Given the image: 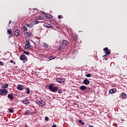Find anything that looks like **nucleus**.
Segmentation results:
<instances>
[{
	"mask_svg": "<svg viewBox=\"0 0 127 127\" xmlns=\"http://www.w3.org/2000/svg\"><path fill=\"white\" fill-rule=\"evenodd\" d=\"M44 47H46V48H47V47H48V44H46V43H44Z\"/></svg>",
	"mask_w": 127,
	"mask_h": 127,
	"instance_id": "36",
	"label": "nucleus"
},
{
	"mask_svg": "<svg viewBox=\"0 0 127 127\" xmlns=\"http://www.w3.org/2000/svg\"><path fill=\"white\" fill-rule=\"evenodd\" d=\"M82 122H83V121H82V120H79L78 121V123H79V124H81Z\"/></svg>",
	"mask_w": 127,
	"mask_h": 127,
	"instance_id": "43",
	"label": "nucleus"
},
{
	"mask_svg": "<svg viewBox=\"0 0 127 127\" xmlns=\"http://www.w3.org/2000/svg\"><path fill=\"white\" fill-rule=\"evenodd\" d=\"M39 11V10H36V11H33V12H36L35 14H37L38 13V12Z\"/></svg>",
	"mask_w": 127,
	"mask_h": 127,
	"instance_id": "35",
	"label": "nucleus"
},
{
	"mask_svg": "<svg viewBox=\"0 0 127 127\" xmlns=\"http://www.w3.org/2000/svg\"><path fill=\"white\" fill-rule=\"evenodd\" d=\"M45 17H46V18H47V19H52V15H51L50 14H46Z\"/></svg>",
	"mask_w": 127,
	"mask_h": 127,
	"instance_id": "15",
	"label": "nucleus"
},
{
	"mask_svg": "<svg viewBox=\"0 0 127 127\" xmlns=\"http://www.w3.org/2000/svg\"><path fill=\"white\" fill-rule=\"evenodd\" d=\"M29 113H30V110H27L25 112V113L24 115V116H27V115H28Z\"/></svg>",
	"mask_w": 127,
	"mask_h": 127,
	"instance_id": "27",
	"label": "nucleus"
},
{
	"mask_svg": "<svg viewBox=\"0 0 127 127\" xmlns=\"http://www.w3.org/2000/svg\"><path fill=\"white\" fill-rule=\"evenodd\" d=\"M48 88L51 91V92H53V93H55L58 91V88L57 86H55L54 84H49Z\"/></svg>",
	"mask_w": 127,
	"mask_h": 127,
	"instance_id": "2",
	"label": "nucleus"
},
{
	"mask_svg": "<svg viewBox=\"0 0 127 127\" xmlns=\"http://www.w3.org/2000/svg\"><path fill=\"white\" fill-rule=\"evenodd\" d=\"M71 36H72V41L76 42V40H77V36L75 34H72Z\"/></svg>",
	"mask_w": 127,
	"mask_h": 127,
	"instance_id": "18",
	"label": "nucleus"
},
{
	"mask_svg": "<svg viewBox=\"0 0 127 127\" xmlns=\"http://www.w3.org/2000/svg\"><path fill=\"white\" fill-rule=\"evenodd\" d=\"M23 63H25V62H23Z\"/></svg>",
	"mask_w": 127,
	"mask_h": 127,
	"instance_id": "51",
	"label": "nucleus"
},
{
	"mask_svg": "<svg viewBox=\"0 0 127 127\" xmlns=\"http://www.w3.org/2000/svg\"><path fill=\"white\" fill-rule=\"evenodd\" d=\"M8 84H5L2 87V88H4V89H6V88H8Z\"/></svg>",
	"mask_w": 127,
	"mask_h": 127,
	"instance_id": "28",
	"label": "nucleus"
},
{
	"mask_svg": "<svg viewBox=\"0 0 127 127\" xmlns=\"http://www.w3.org/2000/svg\"><path fill=\"white\" fill-rule=\"evenodd\" d=\"M30 44V42H29V40H26V44L25 45V46H28V45H29Z\"/></svg>",
	"mask_w": 127,
	"mask_h": 127,
	"instance_id": "26",
	"label": "nucleus"
},
{
	"mask_svg": "<svg viewBox=\"0 0 127 127\" xmlns=\"http://www.w3.org/2000/svg\"><path fill=\"white\" fill-rule=\"evenodd\" d=\"M14 28L15 29H16V28H17V26H15Z\"/></svg>",
	"mask_w": 127,
	"mask_h": 127,
	"instance_id": "48",
	"label": "nucleus"
},
{
	"mask_svg": "<svg viewBox=\"0 0 127 127\" xmlns=\"http://www.w3.org/2000/svg\"><path fill=\"white\" fill-rule=\"evenodd\" d=\"M24 35H25L26 37H30V36L32 35V33L29 32H24Z\"/></svg>",
	"mask_w": 127,
	"mask_h": 127,
	"instance_id": "8",
	"label": "nucleus"
},
{
	"mask_svg": "<svg viewBox=\"0 0 127 127\" xmlns=\"http://www.w3.org/2000/svg\"><path fill=\"white\" fill-rule=\"evenodd\" d=\"M8 26H9V27H10V26L8 25Z\"/></svg>",
	"mask_w": 127,
	"mask_h": 127,
	"instance_id": "52",
	"label": "nucleus"
},
{
	"mask_svg": "<svg viewBox=\"0 0 127 127\" xmlns=\"http://www.w3.org/2000/svg\"><path fill=\"white\" fill-rule=\"evenodd\" d=\"M24 53L26 55H29V53L28 52H24Z\"/></svg>",
	"mask_w": 127,
	"mask_h": 127,
	"instance_id": "39",
	"label": "nucleus"
},
{
	"mask_svg": "<svg viewBox=\"0 0 127 127\" xmlns=\"http://www.w3.org/2000/svg\"><path fill=\"white\" fill-rule=\"evenodd\" d=\"M83 84H84V85H89V84H90V81L88 80V78H85L83 80Z\"/></svg>",
	"mask_w": 127,
	"mask_h": 127,
	"instance_id": "11",
	"label": "nucleus"
},
{
	"mask_svg": "<svg viewBox=\"0 0 127 127\" xmlns=\"http://www.w3.org/2000/svg\"><path fill=\"white\" fill-rule=\"evenodd\" d=\"M11 23V21H9L8 23V25H9Z\"/></svg>",
	"mask_w": 127,
	"mask_h": 127,
	"instance_id": "46",
	"label": "nucleus"
},
{
	"mask_svg": "<svg viewBox=\"0 0 127 127\" xmlns=\"http://www.w3.org/2000/svg\"><path fill=\"white\" fill-rule=\"evenodd\" d=\"M109 93L110 94H115V93H117V89H116V88L110 89L109 91Z\"/></svg>",
	"mask_w": 127,
	"mask_h": 127,
	"instance_id": "7",
	"label": "nucleus"
},
{
	"mask_svg": "<svg viewBox=\"0 0 127 127\" xmlns=\"http://www.w3.org/2000/svg\"><path fill=\"white\" fill-rule=\"evenodd\" d=\"M108 55H107V54H106V55H104L103 57H108Z\"/></svg>",
	"mask_w": 127,
	"mask_h": 127,
	"instance_id": "42",
	"label": "nucleus"
},
{
	"mask_svg": "<svg viewBox=\"0 0 127 127\" xmlns=\"http://www.w3.org/2000/svg\"><path fill=\"white\" fill-rule=\"evenodd\" d=\"M23 29L24 31H27V27H26L25 26L23 27Z\"/></svg>",
	"mask_w": 127,
	"mask_h": 127,
	"instance_id": "30",
	"label": "nucleus"
},
{
	"mask_svg": "<svg viewBox=\"0 0 127 127\" xmlns=\"http://www.w3.org/2000/svg\"><path fill=\"white\" fill-rule=\"evenodd\" d=\"M24 127H27V125H26Z\"/></svg>",
	"mask_w": 127,
	"mask_h": 127,
	"instance_id": "50",
	"label": "nucleus"
},
{
	"mask_svg": "<svg viewBox=\"0 0 127 127\" xmlns=\"http://www.w3.org/2000/svg\"><path fill=\"white\" fill-rule=\"evenodd\" d=\"M14 34L15 36H19L20 35V30H16L14 32Z\"/></svg>",
	"mask_w": 127,
	"mask_h": 127,
	"instance_id": "10",
	"label": "nucleus"
},
{
	"mask_svg": "<svg viewBox=\"0 0 127 127\" xmlns=\"http://www.w3.org/2000/svg\"><path fill=\"white\" fill-rule=\"evenodd\" d=\"M26 26H27V27H29V28H32L33 27V24H27Z\"/></svg>",
	"mask_w": 127,
	"mask_h": 127,
	"instance_id": "24",
	"label": "nucleus"
},
{
	"mask_svg": "<svg viewBox=\"0 0 127 127\" xmlns=\"http://www.w3.org/2000/svg\"><path fill=\"white\" fill-rule=\"evenodd\" d=\"M25 59H26V57L24 55H22L20 57V60H21L22 61H24Z\"/></svg>",
	"mask_w": 127,
	"mask_h": 127,
	"instance_id": "17",
	"label": "nucleus"
},
{
	"mask_svg": "<svg viewBox=\"0 0 127 127\" xmlns=\"http://www.w3.org/2000/svg\"><path fill=\"white\" fill-rule=\"evenodd\" d=\"M56 80H57V82H58V83H64V82H65L64 79H62L60 78H57Z\"/></svg>",
	"mask_w": 127,
	"mask_h": 127,
	"instance_id": "16",
	"label": "nucleus"
},
{
	"mask_svg": "<svg viewBox=\"0 0 127 127\" xmlns=\"http://www.w3.org/2000/svg\"><path fill=\"white\" fill-rule=\"evenodd\" d=\"M103 51H104V52H105L106 54H107V55H110V54H111V51H110V50H109V48H108V47H106V48H104Z\"/></svg>",
	"mask_w": 127,
	"mask_h": 127,
	"instance_id": "5",
	"label": "nucleus"
},
{
	"mask_svg": "<svg viewBox=\"0 0 127 127\" xmlns=\"http://www.w3.org/2000/svg\"><path fill=\"white\" fill-rule=\"evenodd\" d=\"M69 45V42L65 40H63L62 41V44L58 47L59 51H62V50H64V49H67Z\"/></svg>",
	"mask_w": 127,
	"mask_h": 127,
	"instance_id": "1",
	"label": "nucleus"
},
{
	"mask_svg": "<svg viewBox=\"0 0 127 127\" xmlns=\"http://www.w3.org/2000/svg\"><path fill=\"white\" fill-rule=\"evenodd\" d=\"M36 104H37V105H38L39 107H43V106H45L46 105L45 102L43 101V100H37L36 101Z\"/></svg>",
	"mask_w": 127,
	"mask_h": 127,
	"instance_id": "4",
	"label": "nucleus"
},
{
	"mask_svg": "<svg viewBox=\"0 0 127 127\" xmlns=\"http://www.w3.org/2000/svg\"><path fill=\"white\" fill-rule=\"evenodd\" d=\"M33 24H38L39 23V21H35L33 22Z\"/></svg>",
	"mask_w": 127,
	"mask_h": 127,
	"instance_id": "29",
	"label": "nucleus"
},
{
	"mask_svg": "<svg viewBox=\"0 0 127 127\" xmlns=\"http://www.w3.org/2000/svg\"><path fill=\"white\" fill-rule=\"evenodd\" d=\"M0 65H1V66H3V62L0 61Z\"/></svg>",
	"mask_w": 127,
	"mask_h": 127,
	"instance_id": "40",
	"label": "nucleus"
},
{
	"mask_svg": "<svg viewBox=\"0 0 127 127\" xmlns=\"http://www.w3.org/2000/svg\"><path fill=\"white\" fill-rule=\"evenodd\" d=\"M17 90H19V91H22V90H23V86L20 84H19L17 85Z\"/></svg>",
	"mask_w": 127,
	"mask_h": 127,
	"instance_id": "14",
	"label": "nucleus"
},
{
	"mask_svg": "<svg viewBox=\"0 0 127 127\" xmlns=\"http://www.w3.org/2000/svg\"><path fill=\"white\" fill-rule=\"evenodd\" d=\"M58 18H59L60 19H61V18H62V17H61V15H59L58 16Z\"/></svg>",
	"mask_w": 127,
	"mask_h": 127,
	"instance_id": "41",
	"label": "nucleus"
},
{
	"mask_svg": "<svg viewBox=\"0 0 127 127\" xmlns=\"http://www.w3.org/2000/svg\"><path fill=\"white\" fill-rule=\"evenodd\" d=\"M8 111H9V113H13V110H12V109H11V108L8 109Z\"/></svg>",
	"mask_w": 127,
	"mask_h": 127,
	"instance_id": "31",
	"label": "nucleus"
},
{
	"mask_svg": "<svg viewBox=\"0 0 127 127\" xmlns=\"http://www.w3.org/2000/svg\"><path fill=\"white\" fill-rule=\"evenodd\" d=\"M8 93V90L6 89H0V96H6Z\"/></svg>",
	"mask_w": 127,
	"mask_h": 127,
	"instance_id": "3",
	"label": "nucleus"
},
{
	"mask_svg": "<svg viewBox=\"0 0 127 127\" xmlns=\"http://www.w3.org/2000/svg\"><path fill=\"white\" fill-rule=\"evenodd\" d=\"M7 33H8L9 35L12 36V31L10 29H8L7 31Z\"/></svg>",
	"mask_w": 127,
	"mask_h": 127,
	"instance_id": "23",
	"label": "nucleus"
},
{
	"mask_svg": "<svg viewBox=\"0 0 127 127\" xmlns=\"http://www.w3.org/2000/svg\"><path fill=\"white\" fill-rule=\"evenodd\" d=\"M85 76H86V77H91L92 75H91V74L88 73V74H85Z\"/></svg>",
	"mask_w": 127,
	"mask_h": 127,
	"instance_id": "32",
	"label": "nucleus"
},
{
	"mask_svg": "<svg viewBox=\"0 0 127 127\" xmlns=\"http://www.w3.org/2000/svg\"><path fill=\"white\" fill-rule=\"evenodd\" d=\"M23 103L24 105H28L30 104V101L29 100L27 99V98H25L23 100Z\"/></svg>",
	"mask_w": 127,
	"mask_h": 127,
	"instance_id": "6",
	"label": "nucleus"
},
{
	"mask_svg": "<svg viewBox=\"0 0 127 127\" xmlns=\"http://www.w3.org/2000/svg\"><path fill=\"white\" fill-rule=\"evenodd\" d=\"M25 91H26V94H27V95H29V94H30V89H29V88L27 87L25 89Z\"/></svg>",
	"mask_w": 127,
	"mask_h": 127,
	"instance_id": "20",
	"label": "nucleus"
},
{
	"mask_svg": "<svg viewBox=\"0 0 127 127\" xmlns=\"http://www.w3.org/2000/svg\"><path fill=\"white\" fill-rule=\"evenodd\" d=\"M86 89H87V87H86L84 85H82V86H80V89L81 91H84V90H86Z\"/></svg>",
	"mask_w": 127,
	"mask_h": 127,
	"instance_id": "22",
	"label": "nucleus"
},
{
	"mask_svg": "<svg viewBox=\"0 0 127 127\" xmlns=\"http://www.w3.org/2000/svg\"><path fill=\"white\" fill-rule=\"evenodd\" d=\"M33 10H37V9H36V8H35L33 9Z\"/></svg>",
	"mask_w": 127,
	"mask_h": 127,
	"instance_id": "47",
	"label": "nucleus"
},
{
	"mask_svg": "<svg viewBox=\"0 0 127 127\" xmlns=\"http://www.w3.org/2000/svg\"><path fill=\"white\" fill-rule=\"evenodd\" d=\"M8 26H9V27H10V26L8 25Z\"/></svg>",
	"mask_w": 127,
	"mask_h": 127,
	"instance_id": "53",
	"label": "nucleus"
},
{
	"mask_svg": "<svg viewBox=\"0 0 127 127\" xmlns=\"http://www.w3.org/2000/svg\"><path fill=\"white\" fill-rule=\"evenodd\" d=\"M45 120L46 121H49V118H48V117L46 116L45 117Z\"/></svg>",
	"mask_w": 127,
	"mask_h": 127,
	"instance_id": "33",
	"label": "nucleus"
},
{
	"mask_svg": "<svg viewBox=\"0 0 127 127\" xmlns=\"http://www.w3.org/2000/svg\"><path fill=\"white\" fill-rule=\"evenodd\" d=\"M7 98L8 99H9V100H13V98H14L13 94H12V93L8 94Z\"/></svg>",
	"mask_w": 127,
	"mask_h": 127,
	"instance_id": "12",
	"label": "nucleus"
},
{
	"mask_svg": "<svg viewBox=\"0 0 127 127\" xmlns=\"http://www.w3.org/2000/svg\"><path fill=\"white\" fill-rule=\"evenodd\" d=\"M80 124H81V126H84V125H85V123H84L83 122Z\"/></svg>",
	"mask_w": 127,
	"mask_h": 127,
	"instance_id": "44",
	"label": "nucleus"
},
{
	"mask_svg": "<svg viewBox=\"0 0 127 127\" xmlns=\"http://www.w3.org/2000/svg\"><path fill=\"white\" fill-rule=\"evenodd\" d=\"M50 23H51V24H54V25H57V22L55 21L51 20L50 21Z\"/></svg>",
	"mask_w": 127,
	"mask_h": 127,
	"instance_id": "25",
	"label": "nucleus"
},
{
	"mask_svg": "<svg viewBox=\"0 0 127 127\" xmlns=\"http://www.w3.org/2000/svg\"><path fill=\"white\" fill-rule=\"evenodd\" d=\"M105 60H108V59L105 58Z\"/></svg>",
	"mask_w": 127,
	"mask_h": 127,
	"instance_id": "49",
	"label": "nucleus"
},
{
	"mask_svg": "<svg viewBox=\"0 0 127 127\" xmlns=\"http://www.w3.org/2000/svg\"><path fill=\"white\" fill-rule=\"evenodd\" d=\"M44 27H46L47 28H53L52 25L49 24L45 23L44 25Z\"/></svg>",
	"mask_w": 127,
	"mask_h": 127,
	"instance_id": "9",
	"label": "nucleus"
},
{
	"mask_svg": "<svg viewBox=\"0 0 127 127\" xmlns=\"http://www.w3.org/2000/svg\"><path fill=\"white\" fill-rule=\"evenodd\" d=\"M122 99H126L127 98V94L126 93H122L121 94Z\"/></svg>",
	"mask_w": 127,
	"mask_h": 127,
	"instance_id": "21",
	"label": "nucleus"
},
{
	"mask_svg": "<svg viewBox=\"0 0 127 127\" xmlns=\"http://www.w3.org/2000/svg\"><path fill=\"white\" fill-rule=\"evenodd\" d=\"M49 59H50V60H52V59H55V58H53L52 56H50L49 57Z\"/></svg>",
	"mask_w": 127,
	"mask_h": 127,
	"instance_id": "37",
	"label": "nucleus"
},
{
	"mask_svg": "<svg viewBox=\"0 0 127 127\" xmlns=\"http://www.w3.org/2000/svg\"><path fill=\"white\" fill-rule=\"evenodd\" d=\"M58 93H59V94H62V93H63L62 90V89H59L58 90Z\"/></svg>",
	"mask_w": 127,
	"mask_h": 127,
	"instance_id": "34",
	"label": "nucleus"
},
{
	"mask_svg": "<svg viewBox=\"0 0 127 127\" xmlns=\"http://www.w3.org/2000/svg\"><path fill=\"white\" fill-rule=\"evenodd\" d=\"M33 49V47L32 46H31V45H28L27 46H25V49H26V50H28V49Z\"/></svg>",
	"mask_w": 127,
	"mask_h": 127,
	"instance_id": "13",
	"label": "nucleus"
},
{
	"mask_svg": "<svg viewBox=\"0 0 127 127\" xmlns=\"http://www.w3.org/2000/svg\"><path fill=\"white\" fill-rule=\"evenodd\" d=\"M57 126H56V125H53V126H52V127H57Z\"/></svg>",
	"mask_w": 127,
	"mask_h": 127,
	"instance_id": "45",
	"label": "nucleus"
},
{
	"mask_svg": "<svg viewBox=\"0 0 127 127\" xmlns=\"http://www.w3.org/2000/svg\"><path fill=\"white\" fill-rule=\"evenodd\" d=\"M35 18L36 20H43V19H44V17L41 16H40L39 17L36 16V17H35Z\"/></svg>",
	"mask_w": 127,
	"mask_h": 127,
	"instance_id": "19",
	"label": "nucleus"
},
{
	"mask_svg": "<svg viewBox=\"0 0 127 127\" xmlns=\"http://www.w3.org/2000/svg\"><path fill=\"white\" fill-rule=\"evenodd\" d=\"M10 63H13V65H15V62H14L13 61L10 60Z\"/></svg>",
	"mask_w": 127,
	"mask_h": 127,
	"instance_id": "38",
	"label": "nucleus"
}]
</instances>
